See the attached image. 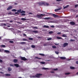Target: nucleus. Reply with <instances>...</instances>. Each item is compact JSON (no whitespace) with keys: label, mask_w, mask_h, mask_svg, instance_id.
Here are the masks:
<instances>
[{"label":"nucleus","mask_w":78,"mask_h":78,"mask_svg":"<svg viewBox=\"0 0 78 78\" xmlns=\"http://www.w3.org/2000/svg\"><path fill=\"white\" fill-rule=\"evenodd\" d=\"M42 74L37 73L35 76H32V77L33 78H40V76H42Z\"/></svg>","instance_id":"1"},{"label":"nucleus","mask_w":78,"mask_h":78,"mask_svg":"<svg viewBox=\"0 0 78 78\" xmlns=\"http://www.w3.org/2000/svg\"><path fill=\"white\" fill-rule=\"evenodd\" d=\"M45 13L46 14H52L53 16H54V17H58V15H56L55 14H52L51 13H47V12H45Z\"/></svg>","instance_id":"2"},{"label":"nucleus","mask_w":78,"mask_h":78,"mask_svg":"<svg viewBox=\"0 0 78 78\" xmlns=\"http://www.w3.org/2000/svg\"><path fill=\"white\" fill-rule=\"evenodd\" d=\"M38 3L39 4V6H41L42 5H45V3L43 2H38Z\"/></svg>","instance_id":"3"},{"label":"nucleus","mask_w":78,"mask_h":78,"mask_svg":"<svg viewBox=\"0 0 78 78\" xmlns=\"http://www.w3.org/2000/svg\"><path fill=\"white\" fill-rule=\"evenodd\" d=\"M68 45V43H64L63 45V47H66V46H67Z\"/></svg>","instance_id":"4"},{"label":"nucleus","mask_w":78,"mask_h":78,"mask_svg":"<svg viewBox=\"0 0 78 78\" xmlns=\"http://www.w3.org/2000/svg\"><path fill=\"white\" fill-rule=\"evenodd\" d=\"M21 59L23 61H27V58H25V57H21Z\"/></svg>","instance_id":"5"},{"label":"nucleus","mask_w":78,"mask_h":78,"mask_svg":"<svg viewBox=\"0 0 78 78\" xmlns=\"http://www.w3.org/2000/svg\"><path fill=\"white\" fill-rule=\"evenodd\" d=\"M45 16V15L43 14H40L39 15H37V17H43V16Z\"/></svg>","instance_id":"6"},{"label":"nucleus","mask_w":78,"mask_h":78,"mask_svg":"<svg viewBox=\"0 0 78 78\" xmlns=\"http://www.w3.org/2000/svg\"><path fill=\"white\" fill-rule=\"evenodd\" d=\"M12 9V6H10L8 7L7 9V10L8 11H9V10H10V9Z\"/></svg>","instance_id":"7"},{"label":"nucleus","mask_w":78,"mask_h":78,"mask_svg":"<svg viewBox=\"0 0 78 78\" xmlns=\"http://www.w3.org/2000/svg\"><path fill=\"white\" fill-rule=\"evenodd\" d=\"M70 24L71 25H75V23L73 21L71 22H70Z\"/></svg>","instance_id":"8"},{"label":"nucleus","mask_w":78,"mask_h":78,"mask_svg":"<svg viewBox=\"0 0 78 78\" xmlns=\"http://www.w3.org/2000/svg\"><path fill=\"white\" fill-rule=\"evenodd\" d=\"M61 8H59L58 9H55V12H57V11H59V10H61Z\"/></svg>","instance_id":"9"},{"label":"nucleus","mask_w":78,"mask_h":78,"mask_svg":"<svg viewBox=\"0 0 78 78\" xmlns=\"http://www.w3.org/2000/svg\"><path fill=\"white\" fill-rule=\"evenodd\" d=\"M60 58L61 59H66V58L65 57H60Z\"/></svg>","instance_id":"10"},{"label":"nucleus","mask_w":78,"mask_h":78,"mask_svg":"<svg viewBox=\"0 0 78 78\" xmlns=\"http://www.w3.org/2000/svg\"><path fill=\"white\" fill-rule=\"evenodd\" d=\"M43 27L44 28H49V26H48L44 25L43 26Z\"/></svg>","instance_id":"11"},{"label":"nucleus","mask_w":78,"mask_h":78,"mask_svg":"<svg viewBox=\"0 0 78 78\" xmlns=\"http://www.w3.org/2000/svg\"><path fill=\"white\" fill-rule=\"evenodd\" d=\"M14 66L16 67H19V65L17 64H15Z\"/></svg>","instance_id":"12"},{"label":"nucleus","mask_w":78,"mask_h":78,"mask_svg":"<svg viewBox=\"0 0 78 78\" xmlns=\"http://www.w3.org/2000/svg\"><path fill=\"white\" fill-rule=\"evenodd\" d=\"M45 5H44V6H48L49 5V4L48 3H46V2H44Z\"/></svg>","instance_id":"13"},{"label":"nucleus","mask_w":78,"mask_h":78,"mask_svg":"<svg viewBox=\"0 0 78 78\" xmlns=\"http://www.w3.org/2000/svg\"><path fill=\"white\" fill-rule=\"evenodd\" d=\"M5 76H10L11 74H5Z\"/></svg>","instance_id":"14"},{"label":"nucleus","mask_w":78,"mask_h":78,"mask_svg":"<svg viewBox=\"0 0 78 78\" xmlns=\"http://www.w3.org/2000/svg\"><path fill=\"white\" fill-rule=\"evenodd\" d=\"M44 46H48V43H46L44 44Z\"/></svg>","instance_id":"15"},{"label":"nucleus","mask_w":78,"mask_h":78,"mask_svg":"<svg viewBox=\"0 0 78 78\" xmlns=\"http://www.w3.org/2000/svg\"><path fill=\"white\" fill-rule=\"evenodd\" d=\"M22 11V9H20L19 10H18L17 11V12H18V13L20 12V13H22V11Z\"/></svg>","instance_id":"16"},{"label":"nucleus","mask_w":78,"mask_h":78,"mask_svg":"<svg viewBox=\"0 0 78 78\" xmlns=\"http://www.w3.org/2000/svg\"><path fill=\"white\" fill-rule=\"evenodd\" d=\"M32 32H33V33H38V31L34 30V31H33Z\"/></svg>","instance_id":"17"},{"label":"nucleus","mask_w":78,"mask_h":78,"mask_svg":"<svg viewBox=\"0 0 78 78\" xmlns=\"http://www.w3.org/2000/svg\"><path fill=\"white\" fill-rule=\"evenodd\" d=\"M26 43H27L24 42H21L20 43V44H26Z\"/></svg>","instance_id":"18"},{"label":"nucleus","mask_w":78,"mask_h":78,"mask_svg":"<svg viewBox=\"0 0 78 78\" xmlns=\"http://www.w3.org/2000/svg\"><path fill=\"white\" fill-rule=\"evenodd\" d=\"M17 59H14V60H13V62H17Z\"/></svg>","instance_id":"19"},{"label":"nucleus","mask_w":78,"mask_h":78,"mask_svg":"<svg viewBox=\"0 0 78 78\" xmlns=\"http://www.w3.org/2000/svg\"><path fill=\"white\" fill-rule=\"evenodd\" d=\"M48 68H44V67H43V68H42V69L43 70H48Z\"/></svg>","instance_id":"20"},{"label":"nucleus","mask_w":78,"mask_h":78,"mask_svg":"<svg viewBox=\"0 0 78 78\" xmlns=\"http://www.w3.org/2000/svg\"><path fill=\"white\" fill-rule=\"evenodd\" d=\"M8 70H9V71H11V70H12V69H11V68L10 67H9L8 68Z\"/></svg>","instance_id":"21"},{"label":"nucleus","mask_w":78,"mask_h":78,"mask_svg":"<svg viewBox=\"0 0 78 78\" xmlns=\"http://www.w3.org/2000/svg\"><path fill=\"white\" fill-rule=\"evenodd\" d=\"M57 38L58 39H62V38L61 37H57Z\"/></svg>","instance_id":"22"},{"label":"nucleus","mask_w":78,"mask_h":78,"mask_svg":"<svg viewBox=\"0 0 78 78\" xmlns=\"http://www.w3.org/2000/svg\"><path fill=\"white\" fill-rule=\"evenodd\" d=\"M39 55L41 56H45V55L43 54H39Z\"/></svg>","instance_id":"23"},{"label":"nucleus","mask_w":78,"mask_h":78,"mask_svg":"<svg viewBox=\"0 0 78 78\" xmlns=\"http://www.w3.org/2000/svg\"><path fill=\"white\" fill-rule=\"evenodd\" d=\"M69 74H70V73H65V74L66 75H69Z\"/></svg>","instance_id":"24"},{"label":"nucleus","mask_w":78,"mask_h":78,"mask_svg":"<svg viewBox=\"0 0 78 78\" xmlns=\"http://www.w3.org/2000/svg\"><path fill=\"white\" fill-rule=\"evenodd\" d=\"M70 69H75V67L73 66H70Z\"/></svg>","instance_id":"25"},{"label":"nucleus","mask_w":78,"mask_h":78,"mask_svg":"<svg viewBox=\"0 0 78 78\" xmlns=\"http://www.w3.org/2000/svg\"><path fill=\"white\" fill-rule=\"evenodd\" d=\"M5 53H9V51L7 50H5Z\"/></svg>","instance_id":"26"},{"label":"nucleus","mask_w":78,"mask_h":78,"mask_svg":"<svg viewBox=\"0 0 78 78\" xmlns=\"http://www.w3.org/2000/svg\"><path fill=\"white\" fill-rule=\"evenodd\" d=\"M62 37H67V35H66L65 34H64L62 35Z\"/></svg>","instance_id":"27"},{"label":"nucleus","mask_w":78,"mask_h":78,"mask_svg":"<svg viewBox=\"0 0 78 78\" xmlns=\"http://www.w3.org/2000/svg\"><path fill=\"white\" fill-rule=\"evenodd\" d=\"M50 17H48V18H43V19H50Z\"/></svg>","instance_id":"28"},{"label":"nucleus","mask_w":78,"mask_h":78,"mask_svg":"<svg viewBox=\"0 0 78 78\" xmlns=\"http://www.w3.org/2000/svg\"><path fill=\"white\" fill-rule=\"evenodd\" d=\"M12 11H14V12H16L17 11V10L16 9H13L12 10Z\"/></svg>","instance_id":"29"},{"label":"nucleus","mask_w":78,"mask_h":78,"mask_svg":"<svg viewBox=\"0 0 78 78\" xmlns=\"http://www.w3.org/2000/svg\"><path fill=\"white\" fill-rule=\"evenodd\" d=\"M28 39L29 40H30L31 41H33V38H29Z\"/></svg>","instance_id":"30"},{"label":"nucleus","mask_w":78,"mask_h":78,"mask_svg":"<svg viewBox=\"0 0 78 78\" xmlns=\"http://www.w3.org/2000/svg\"><path fill=\"white\" fill-rule=\"evenodd\" d=\"M52 48H56V46H52Z\"/></svg>","instance_id":"31"},{"label":"nucleus","mask_w":78,"mask_h":78,"mask_svg":"<svg viewBox=\"0 0 78 78\" xmlns=\"http://www.w3.org/2000/svg\"><path fill=\"white\" fill-rule=\"evenodd\" d=\"M9 43H10L11 44H12V43H14V41H9Z\"/></svg>","instance_id":"32"},{"label":"nucleus","mask_w":78,"mask_h":78,"mask_svg":"<svg viewBox=\"0 0 78 78\" xmlns=\"http://www.w3.org/2000/svg\"><path fill=\"white\" fill-rule=\"evenodd\" d=\"M25 15H26V14H25V13H22L21 14V16H25Z\"/></svg>","instance_id":"33"},{"label":"nucleus","mask_w":78,"mask_h":78,"mask_svg":"<svg viewBox=\"0 0 78 78\" xmlns=\"http://www.w3.org/2000/svg\"><path fill=\"white\" fill-rule=\"evenodd\" d=\"M53 33V31H50L49 32V34H52V33Z\"/></svg>","instance_id":"34"},{"label":"nucleus","mask_w":78,"mask_h":78,"mask_svg":"<svg viewBox=\"0 0 78 78\" xmlns=\"http://www.w3.org/2000/svg\"><path fill=\"white\" fill-rule=\"evenodd\" d=\"M21 20H26V19L24 18H21Z\"/></svg>","instance_id":"35"},{"label":"nucleus","mask_w":78,"mask_h":78,"mask_svg":"<svg viewBox=\"0 0 78 78\" xmlns=\"http://www.w3.org/2000/svg\"><path fill=\"white\" fill-rule=\"evenodd\" d=\"M3 49H0V52H3Z\"/></svg>","instance_id":"36"},{"label":"nucleus","mask_w":78,"mask_h":78,"mask_svg":"<svg viewBox=\"0 0 78 78\" xmlns=\"http://www.w3.org/2000/svg\"><path fill=\"white\" fill-rule=\"evenodd\" d=\"M55 52L56 54H57V55H58V54H59V52L58 51H55Z\"/></svg>","instance_id":"37"},{"label":"nucleus","mask_w":78,"mask_h":78,"mask_svg":"<svg viewBox=\"0 0 78 78\" xmlns=\"http://www.w3.org/2000/svg\"><path fill=\"white\" fill-rule=\"evenodd\" d=\"M52 39L51 38H49L47 39L48 41H50V40H51Z\"/></svg>","instance_id":"38"},{"label":"nucleus","mask_w":78,"mask_h":78,"mask_svg":"<svg viewBox=\"0 0 78 78\" xmlns=\"http://www.w3.org/2000/svg\"><path fill=\"white\" fill-rule=\"evenodd\" d=\"M31 47L32 48H35V45H32Z\"/></svg>","instance_id":"39"},{"label":"nucleus","mask_w":78,"mask_h":78,"mask_svg":"<svg viewBox=\"0 0 78 78\" xmlns=\"http://www.w3.org/2000/svg\"><path fill=\"white\" fill-rule=\"evenodd\" d=\"M42 64H45V62H40Z\"/></svg>","instance_id":"40"},{"label":"nucleus","mask_w":78,"mask_h":78,"mask_svg":"<svg viewBox=\"0 0 78 78\" xmlns=\"http://www.w3.org/2000/svg\"><path fill=\"white\" fill-rule=\"evenodd\" d=\"M23 41H27V39H23Z\"/></svg>","instance_id":"41"},{"label":"nucleus","mask_w":78,"mask_h":78,"mask_svg":"<svg viewBox=\"0 0 78 78\" xmlns=\"http://www.w3.org/2000/svg\"><path fill=\"white\" fill-rule=\"evenodd\" d=\"M1 47H3L4 48H5V47H6V46L5 45H2Z\"/></svg>","instance_id":"42"},{"label":"nucleus","mask_w":78,"mask_h":78,"mask_svg":"<svg viewBox=\"0 0 78 78\" xmlns=\"http://www.w3.org/2000/svg\"><path fill=\"white\" fill-rule=\"evenodd\" d=\"M25 12H26L23 10L21 11V13H25Z\"/></svg>","instance_id":"43"},{"label":"nucleus","mask_w":78,"mask_h":78,"mask_svg":"<svg viewBox=\"0 0 78 78\" xmlns=\"http://www.w3.org/2000/svg\"><path fill=\"white\" fill-rule=\"evenodd\" d=\"M35 58H37V59H41V58H39L38 57H35Z\"/></svg>","instance_id":"44"},{"label":"nucleus","mask_w":78,"mask_h":78,"mask_svg":"<svg viewBox=\"0 0 78 78\" xmlns=\"http://www.w3.org/2000/svg\"><path fill=\"white\" fill-rule=\"evenodd\" d=\"M61 34V32H58L57 33V34Z\"/></svg>","instance_id":"45"},{"label":"nucleus","mask_w":78,"mask_h":78,"mask_svg":"<svg viewBox=\"0 0 78 78\" xmlns=\"http://www.w3.org/2000/svg\"><path fill=\"white\" fill-rule=\"evenodd\" d=\"M53 70H54L55 71L56 70H58V69H57V68H56L55 69H54Z\"/></svg>","instance_id":"46"},{"label":"nucleus","mask_w":78,"mask_h":78,"mask_svg":"<svg viewBox=\"0 0 78 78\" xmlns=\"http://www.w3.org/2000/svg\"><path fill=\"white\" fill-rule=\"evenodd\" d=\"M33 28H34V29H38L37 27H33Z\"/></svg>","instance_id":"47"},{"label":"nucleus","mask_w":78,"mask_h":78,"mask_svg":"<svg viewBox=\"0 0 78 78\" xmlns=\"http://www.w3.org/2000/svg\"><path fill=\"white\" fill-rule=\"evenodd\" d=\"M3 25H4V26H6V24L5 23H4L2 24Z\"/></svg>","instance_id":"48"},{"label":"nucleus","mask_w":78,"mask_h":78,"mask_svg":"<svg viewBox=\"0 0 78 78\" xmlns=\"http://www.w3.org/2000/svg\"><path fill=\"white\" fill-rule=\"evenodd\" d=\"M15 14H19V12H15Z\"/></svg>","instance_id":"49"},{"label":"nucleus","mask_w":78,"mask_h":78,"mask_svg":"<svg viewBox=\"0 0 78 78\" xmlns=\"http://www.w3.org/2000/svg\"><path fill=\"white\" fill-rule=\"evenodd\" d=\"M56 2H61V1H62V0H56Z\"/></svg>","instance_id":"50"},{"label":"nucleus","mask_w":78,"mask_h":78,"mask_svg":"<svg viewBox=\"0 0 78 78\" xmlns=\"http://www.w3.org/2000/svg\"><path fill=\"white\" fill-rule=\"evenodd\" d=\"M78 5H75V8H76L78 7Z\"/></svg>","instance_id":"51"},{"label":"nucleus","mask_w":78,"mask_h":78,"mask_svg":"<svg viewBox=\"0 0 78 78\" xmlns=\"http://www.w3.org/2000/svg\"><path fill=\"white\" fill-rule=\"evenodd\" d=\"M3 62V60L2 59H0V62Z\"/></svg>","instance_id":"52"},{"label":"nucleus","mask_w":78,"mask_h":78,"mask_svg":"<svg viewBox=\"0 0 78 78\" xmlns=\"http://www.w3.org/2000/svg\"><path fill=\"white\" fill-rule=\"evenodd\" d=\"M54 27H55V26H54L53 25H52L51 26V28H54Z\"/></svg>","instance_id":"53"},{"label":"nucleus","mask_w":78,"mask_h":78,"mask_svg":"<svg viewBox=\"0 0 78 78\" xmlns=\"http://www.w3.org/2000/svg\"><path fill=\"white\" fill-rule=\"evenodd\" d=\"M9 22H10V23H12L13 22V21H12V20H11V21H9Z\"/></svg>","instance_id":"54"},{"label":"nucleus","mask_w":78,"mask_h":78,"mask_svg":"<svg viewBox=\"0 0 78 78\" xmlns=\"http://www.w3.org/2000/svg\"><path fill=\"white\" fill-rule=\"evenodd\" d=\"M51 73H55V72H54V71H51Z\"/></svg>","instance_id":"55"},{"label":"nucleus","mask_w":78,"mask_h":78,"mask_svg":"<svg viewBox=\"0 0 78 78\" xmlns=\"http://www.w3.org/2000/svg\"><path fill=\"white\" fill-rule=\"evenodd\" d=\"M69 5H67L66 6V8H68V7H69Z\"/></svg>","instance_id":"56"},{"label":"nucleus","mask_w":78,"mask_h":78,"mask_svg":"<svg viewBox=\"0 0 78 78\" xmlns=\"http://www.w3.org/2000/svg\"><path fill=\"white\" fill-rule=\"evenodd\" d=\"M75 41V40H73V39H71V41Z\"/></svg>","instance_id":"57"},{"label":"nucleus","mask_w":78,"mask_h":78,"mask_svg":"<svg viewBox=\"0 0 78 78\" xmlns=\"http://www.w3.org/2000/svg\"><path fill=\"white\" fill-rule=\"evenodd\" d=\"M10 66H11V67H12V66H13V65H12V64H10Z\"/></svg>","instance_id":"58"},{"label":"nucleus","mask_w":78,"mask_h":78,"mask_svg":"<svg viewBox=\"0 0 78 78\" xmlns=\"http://www.w3.org/2000/svg\"><path fill=\"white\" fill-rule=\"evenodd\" d=\"M23 35L24 36H27V35H26V34H23Z\"/></svg>","instance_id":"59"},{"label":"nucleus","mask_w":78,"mask_h":78,"mask_svg":"<svg viewBox=\"0 0 78 78\" xmlns=\"http://www.w3.org/2000/svg\"><path fill=\"white\" fill-rule=\"evenodd\" d=\"M55 45H59V44H56V43H55Z\"/></svg>","instance_id":"60"},{"label":"nucleus","mask_w":78,"mask_h":78,"mask_svg":"<svg viewBox=\"0 0 78 78\" xmlns=\"http://www.w3.org/2000/svg\"><path fill=\"white\" fill-rule=\"evenodd\" d=\"M66 8H67L66 6L64 7L63 9H66Z\"/></svg>","instance_id":"61"},{"label":"nucleus","mask_w":78,"mask_h":78,"mask_svg":"<svg viewBox=\"0 0 78 78\" xmlns=\"http://www.w3.org/2000/svg\"><path fill=\"white\" fill-rule=\"evenodd\" d=\"M76 64H78V61H77L76 62Z\"/></svg>","instance_id":"62"},{"label":"nucleus","mask_w":78,"mask_h":78,"mask_svg":"<svg viewBox=\"0 0 78 78\" xmlns=\"http://www.w3.org/2000/svg\"><path fill=\"white\" fill-rule=\"evenodd\" d=\"M77 17H78V15H76V18Z\"/></svg>","instance_id":"63"},{"label":"nucleus","mask_w":78,"mask_h":78,"mask_svg":"<svg viewBox=\"0 0 78 78\" xmlns=\"http://www.w3.org/2000/svg\"><path fill=\"white\" fill-rule=\"evenodd\" d=\"M14 4H15V5H17V3H15Z\"/></svg>","instance_id":"64"}]
</instances>
